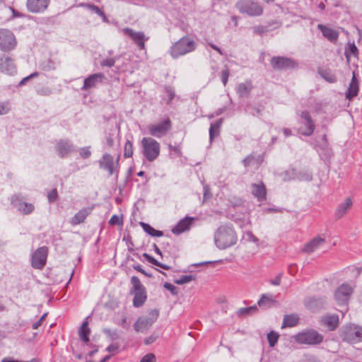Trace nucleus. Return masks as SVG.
<instances>
[{"label": "nucleus", "mask_w": 362, "mask_h": 362, "mask_svg": "<svg viewBox=\"0 0 362 362\" xmlns=\"http://www.w3.org/2000/svg\"><path fill=\"white\" fill-rule=\"evenodd\" d=\"M133 155V144L127 140L124 144V158H130Z\"/></svg>", "instance_id": "48"}, {"label": "nucleus", "mask_w": 362, "mask_h": 362, "mask_svg": "<svg viewBox=\"0 0 362 362\" xmlns=\"http://www.w3.org/2000/svg\"><path fill=\"white\" fill-rule=\"evenodd\" d=\"M352 205V201L350 198H346V200L341 203L335 211V217L337 219L341 218L343 217L347 209Z\"/></svg>", "instance_id": "32"}, {"label": "nucleus", "mask_w": 362, "mask_h": 362, "mask_svg": "<svg viewBox=\"0 0 362 362\" xmlns=\"http://www.w3.org/2000/svg\"><path fill=\"white\" fill-rule=\"evenodd\" d=\"M105 140H106L105 145L107 147L111 148V147L113 146V145H114V140H113L112 137L110 135L107 136L106 138H105Z\"/></svg>", "instance_id": "63"}, {"label": "nucleus", "mask_w": 362, "mask_h": 362, "mask_svg": "<svg viewBox=\"0 0 362 362\" xmlns=\"http://www.w3.org/2000/svg\"><path fill=\"white\" fill-rule=\"evenodd\" d=\"M276 302L275 296L270 293L262 294L259 300L257 301V304L260 308H267Z\"/></svg>", "instance_id": "30"}, {"label": "nucleus", "mask_w": 362, "mask_h": 362, "mask_svg": "<svg viewBox=\"0 0 362 362\" xmlns=\"http://www.w3.org/2000/svg\"><path fill=\"white\" fill-rule=\"evenodd\" d=\"M165 93L167 95V104H169L171 103V101L173 100L175 97V91L174 90L170 87L165 88Z\"/></svg>", "instance_id": "55"}, {"label": "nucleus", "mask_w": 362, "mask_h": 362, "mask_svg": "<svg viewBox=\"0 0 362 362\" xmlns=\"http://www.w3.org/2000/svg\"><path fill=\"white\" fill-rule=\"evenodd\" d=\"M252 88V83L250 81H245L238 85L236 93L240 98L247 97L250 94Z\"/></svg>", "instance_id": "27"}, {"label": "nucleus", "mask_w": 362, "mask_h": 362, "mask_svg": "<svg viewBox=\"0 0 362 362\" xmlns=\"http://www.w3.org/2000/svg\"><path fill=\"white\" fill-rule=\"evenodd\" d=\"M194 279V276L192 275H182L179 278L174 280V282L178 285H182L187 283H189Z\"/></svg>", "instance_id": "47"}, {"label": "nucleus", "mask_w": 362, "mask_h": 362, "mask_svg": "<svg viewBox=\"0 0 362 362\" xmlns=\"http://www.w3.org/2000/svg\"><path fill=\"white\" fill-rule=\"evenodd\" d=\"M196 48V42L189 36H184L171 45L169 53L172 58L177 59L192 52Z\"/></svg>", "instance_id": "2"}, {"label": "nucleus", "mask_w": 362, "mask_h": 362, "mask_svg": "<svg viewBox=\"0 0 362 362\" xmlns=\"http://www.w3.org/2000/svg\"><path fill=\"white\" fill-rule=\"evenodd\" d=\"M103 332L111 339L115 340L119 338L117 330H112L110 329H104Z\"/></svg>", "instance_id": "53"}, {"label": "nucleus", "mask_w": 362, "mask_h": 362, "mask_svg": "<svg viewBox=\"0 0 362 362\" xmlns=\"http://www.w3.org/2000/svg\"><path fill=\"white\" fill-rule=\"evenodd\" d=\"M298 132L301 135L310 136L314 133L315 123L308 111L303 110L298 114Z\"/></svg>", "instance_id": "7"}, {"label": "nucleus", "mask_w": 362, "mask_h": 362, "mask_svg": "<svg viewBox=\"0 0 362 362\" xmlns=\"http://www.w3.org/2000/svg\"><path fill=\"white\" fill-rule=\"evenodd\" d=\"M58 193L56 189H52L47 194V199L49 203H53L57 199Z\"/></svg>", "instance_id": "56"}, {"label": "nucleus", "mask_w": 362, "mask_h": 362, "mask_svg": "<svg viewBox=\"0 0 362 362\" xmlns=\"http://www.w3.org/2000/svg\"><path fill=\"white\" fill-rule=\"evenodd\" d=\"M297 176L296 180L298 181H306L310 182L313 180V174L308 170H297Z\"/></svg>", "instance_id": "37"}, {"label": "nucleus", "mask_w": 362, "mask_h": 362, "mask_svg": "<svg viewBox=\"0 0 362 362\" xmlns=\"http://www.w3.org/2000/svg\"><path fill=\"white\" fill-rule=\"evenodd\" d=\"M172 128V122L167 117L162 121L147 126L148 134L156 138L160 139L165 136Z\"/></svg>", "instance_id": "9"}, {"label": "nucleus", "mask_w": 362, "mask_h": 362, "mask_svg": "<svg viewBox=\"0 0 362 362\" xmlns=\"http://www.w3.org/2000/svg\"><path fill=\"white\" fill-rule=\"evenodd\" d=\"M271 284L274 286H279L281 284V274L276 276L274 279L270 280Z\"/></svg>", "instance_id": "64"}, {"label": "nucleus", "mask_w": 362, "mask_h": 362, "mask_svg": "<svg viewBox=\"0 0 362 362\" xmlns=\"http://www.w3.org/2000/svg\"><path fill=\"white\" fill-rule=\"evenodd\" d=\"M237 235L233 228L228 226H221L215 232L214 242L216 247L221 250L226 249L235 245Z\"/></svg>", "instance_id": "1"}, {"label": "nucleus", "mask_w": 362, "mask_h": 362, "mask_svg": "<svg viewBox=\"0 0 362 362\" xmlns=\"http://www.w3.org/2000/svg\"><path fill=\"white\" fill-rule=\"evenodd\" d=\"M91 209L90 208H83L78 211L71 220L72 225H78L84 221L86 217L90 214Z\"/></svg>", "instance_id": "26"}, {"label": "nucleus", "mask_w": 362, "mask_h": 362, "mask_svg": "<svg viewBox=\"0 0 362 362\" xmlns=\"http://www.w3.org/2000/svg\"><path fill=\"white\" fill-rule=\"evenodd\" d=\"M297 170L295 168L288 169L281 173V177L284 181L296 180L297 176Z\"/></svg>", "instance_id": "38"}, {"label": "nucleus", "mask_w": 362, "mask_h": 362, "mask_svg": "<svg viewBox=\"0 0 362 362\" xmlns=\"http://www.w3.org/2000/svg\"><path fill=\"white\" fill-rule=\"evenodd\" d=\"M117 57H107L100 61V66L103 67H112L116 62Z\"/></svg>", "instance_id": "49"}, {"label": "nucleus", "mask_w": 362, "mask_h": 362, "mask_svg": "<svg viewBox=\"0 0 362 362\" xmlns=\"http://www.w3.org/2000/svg\"><path fill=\"white\" fill-rule=\"evenodd\" d=\"M122 32L124 35L130 37L141 49L145 48V41L147 40L148 37H146L143 32H136L129 28L122 29Z\"/></svg>", "instance_id": "16"}, {"label": "nucleus", "mask_w": 362, "mask_h": 362, "mask_svg": "<svg viewBox=\"0 0 362 362\" xmlns=\"http://www.w3.org/2000/svg\"><path fill=\"white\" fill-rule=\"evenodd\" d=\"M131 294L134 295L133 305L135 308H139L142 306L147 299L146 290L132 292Z\"/></svg>", "instance_id": "29"}, {"label": "nucleus", "mask_w": 362, "mask_h": 362, "mask_svg": "<svg viewBox=\"0 0 362 362\" xmlns=\"http://www.w3.org/2000/svg\"><path fill=\"white\" fill-rule=\"evenodd\" d=\"M49 0H27L26 8L33 13H43L48 7Z\"/></svg>", "instance_id": "18"}, {"label": "nucleus", "mask_w": 362, "mask_h": 362, "mask_svg": "<svg viewBox=\"0 0 362 362\" xmlns=\"http://www.w3.org/2000/svg\"><path fill=\"white\" fill-rule=\"evenodd\" d=\"M257 310L256 305L250 306L247 308H243L238 310L237 314L239 316H246L255 313Z\"/></svg>", "instance_id": "43"}, {"label": "nucleus", "mask_w": 362, "mask_h": 362, "mask_svg": "<svg viewBox=\"0 0 362 362\" xmlns=\"http://www.w3.org/2000/svg\"><path fill=\"white\" fill-rule=\"evenodd\" d=\"M319 74L325 80L329 83H334L336 81V76L332 74L328 70L322 69L319 71Z\"/></svg>", "instance_id": "44"}, {"label": "nucleus", "mask_w": 362, "mask_h": 362, "mask_svg": "<svg viewBox=\"0 0 362 362\" xmlns=\"http://www.w3.org/2000/svg\"><path fill=\"white\" fill-rule=\"evenodd\" d=\"M131 284L132 287L131 288L130 293L146 290L145 287L141 283L140 279L136 276H133L131 278Z\"/></svg>", "instance_id": "39"}, {"label": "nucleus", "mask_w": 362, "mask_h": 362, "mask_svg": "<svg viewBox=\"0 0 362 362\" xmlns=\"http://www.w3.org/2000/svg\"><path fill=\"white\" fill-rule=\"evenodd\" d=\"M223 119H218L216 122H211L209 128V141L211 144L215 137L218 136L220 134V129L223 124Z\"/></svg>", "instance_id": "28"}, {"label": "nucleus", "mask_w": 362, "mask_h": 362, "mask_svg": "<svg viewBox=\"0 0 362 362\" xmlns=\"http://www.w3.org/2000/svg\"><path fill=\"white\" fill-rule=\"evenodd\" d=\"M39 76V73H38L37 71H35V72L32 73V74H30L29 76H26V77L23 78V79H22V80L18 83V86H23V85L26 84V83H27L29 80H30V79H32V78H35V77H37V76Z\"/></svg>", "instance_id": "54"}, {"label": "nucleus", "mask_w": 362, "mask_h": 362, "mask_svg": "<svg viewBox=\"0 0 362 362\" xmlns=\"http://www.w3.org/2000/svg\"><path fill=\"white\" fill-rule=\"evenodd\" d=\"M16 46V40L13 33L7 29H0V48L4 52L13 49Z\"/></svg>", "instance_id": "13"}, {"label": "nucleus", "mask_w": 362, "mask_h": 362, "mask_svg": "<svg viewBox=\"0 0 362 362\" xmlns=\"http://www.w3.org/2000/svg\"><path fill=\"white\" fill-rule=\"evenodd\" d=\"M358 92V84L355 76L354 75L346 93V98L348 100H351L353 98L357 95Z\"/></svg>", "instance_id": "31"}, {"label": "nucleus", "mask_w": 362, "mask_h": 362, "mask_svg": "<svg viewBox=\"0 0 362 362\" xmlns=\"http://www.w3.org/2000/svg\"><path fill=\"white\" fill-rule=\"evenodd\" d=\"M108 223L110 226H122L123 224L122 216L114 214L112 216Z\"/></svg>", "instance_id": "50"}, {"label": "nucleus", "mask_w": 362, "mask_h": 362, "mask_svg": "<svg viewBox=\"0 0 362 362\" xmlns=\"http://www.w3.org/2000/svg\"><path fill=\"white\" fill-rule=\"evenodd\" d=\"M79 6L87 8L90 9V11H92L93 12H94L95 13H96L97 15L101 11V9L98 6H95V5L91 4L81 3L79 4Z\"/></svg>", "instance_id": "52"}, {"label": "nucleus", "mask_w": 362, "mask_h": 362, "mask_svg": "<svg viewBox=\"0 0 362 362\" xmlns=\"http://www.w3.org/2000/svg\"><path fill=\"white\" fill-rule=\"evenodd\" d=\"M48 255V247L42 246L37 248L31 257V266L34 269H42L46 264Z\"/></svg>", "instance_id": "14"}, {"label": "nucleus", "mask_w": 362, "mask_h": 362, "mask_svg": "<svg viewBox=\"0 0 362 362\" xmlns=\"http://www.w3.org/2000/svg\"><path fill=\"white\" fill-rule=\"evenodd\" d=\"M323 325H326L329 330L333 331L336 329L339 325V317L337 315H327L322 317L321 320Z\"/></svg>", "instance_id": "24"}, {"label": "nucleus", "mask_w": 362, "mask_h": 362, "mask_svg": "<svg viewBox=\"0 0 362 362\" xmlns=\"http://www.w3.org/2000/svg\"><path fill=\"white\" fill-rule=\"evenodd\" d=\"M140 362H156V356L153 354H146Z\"/></svg>", "instance_id": "57"}, {"label": "nucleus", "mask_w": 362, "mask_h": 362, "mask_svg": "<svg viewBox=\"0 0 362 362\" xmlns=\"http://www.w3.org/2000/svg\"><path fill=\"white\" fill-rule=\"evenodd\" d=\"M141 153L148 162H153L160 155V145L151 137H144L141 141Z\"/></svg>", "instance_id": "3"}, {"label": "nucleus", "mask_w": 362, "mask_h": 362, "mask_svg": "<svg viewBox=\"0 0 362 362\" xmlns=\"http://www.w3.org/2000/svg\"><path fill=\"white\" fill-rule=\"evenodd\" d=\"M294 62L285 57H273L271 59V65L274 69L283 70L294 66Z\"/></svg>", "instance_id": "20"}, {"label": "nucleus", "mask_w": 362, "mask_h": 362, "mask_svg": "<svg viewBox=\"0 0 362 362\" xmlns=\"http://www.w3.org/2000/svg\"><path fill=\"white\" fill-rule=\"evenodd\" d=\"M0 71L8 75L16 73V66L13 59L6 55L0 57Z\"/></svg>", "instance_id": "21"}, {"label": "nucleus", "mask_w": 362, "mask_h": 362, "mask_svg": "<svg viewBox=\"0 0 362 362\" xmlns=\"http://www.w3.org/2000/svg\"><path fill=\"white\" fill-rule=\"evenodd\" d=\"M119 349V345L117 344H110L109 345L107 348H106V351H108V352H112V353H115L117 351V350Z\"/></svg>", "instance_id": "62"}, {"label": "nucleus", "mask_w": 362, "mask_h": 362, "mask_svg": "<svg viewBox=\"0 0 362 362\" xmlns=\"http://www.w3.org/2000/svg\"><path fill=\"white\" fill-rule=\"evenodd\" d=\"M316 150L318 152L320 158L325 160L330 158L332 156V151L329 147L328 143L324 142L317 145Z\"/></svg>", "instance_id": "33"}, {"label": "nucleus", "mask_w": 362, "mask_h": 362, "mask_svg": "<svg viewBox=\"0 0 362 362\" xmlns=\"http://www.w3.org/2000/svg\"><path fill=\"white\" fill-rule=\"evenodd\" d=\"M319 30L322 32L323 36L330 42H335L339 37V33L328 26L319 24L317 25Z\"/></svg>", "instance_id": "23"}, {"label": "nucleus", "mask_w": 362, "mask_h": 362, "mask_svg": "<svg viewBox=\"0 0 362 362\" xmlns=\"http://www.w3.org/2000/svg\"><path fill=\"white\" fill-rule=\"evenodd\" d=\"M354 288V286L349 283H344L337 288L334 298L339 305H345L349 303Z\"/></svg>", "instance_id": "11"}, {"label": "nucleus", "mask_w": 362, "mask_h": 362, "mask_svg": "<svg viewBox=\"0 0 362 362\" xmlns=\"http://www.w3.org/2000/svg\"><path fill=\"white\" fill-rule=\"evenodd\" d=\"M105 79V76L103 73L100 72L91 74L84 79L81 90H88L95 88L98 84L102 83Z\"/></svg>", "instance_id": "17"}, {"label": "nucleus", "mask_w": 362, "mask_h": 362, "mask_svg": "<svg viewBox=\"0 0 362 362\" xmlns=\"http://www.w3.org/2000/svg\"><path fill=\"white\" fill-rule=\"evenodd\" d=\"M299 322V317L297 314L286 315L284 317L281 328L293 327L296 326Z\"/></svg>", "instance_id": "34"}, {"label": "nucleus", "mask_w": 362, "mask_h": 362, "mask_svg": "<svg viewBox=\"0 0 362 362\" xmlns=\"http://www.w3.org/2000/svg\"><path fill=\"white\" fill-rule=\"evenodd\" d=\"M340 337L344 341L356 344L362 341V327L349 324L344 325L340 330Z\"/></svg>", "instance_id": "5"}, {"label": "nucleus", "mask_w": 362, "mask_h": 362, "mask_svg": "<svg viewBox=\"0 0 362 362\" xmlns=\"http://www.w3.org/2000/svg\"><path fill=\"white\" fill-rule=\"evenodd\" d=\"M9 100L0 101V116L7 115L11 111Z\"/></svg>", "instance_id": "45"}, {"label": "nucleus", "mask_w": 362, "mask_h": 362, "mask_svg": "<svg viewBox=\"0 0 362 362\" xmlns=\"http://www.w3.org/2000/svg\"><path fill=\"white\" fill-rule=\"evenodd\" d=\"M300 344L317 345L323 341V336L314 329H307L292 337Z\"/></svg>", "instance_id": "6"}, {"label": "nucleus", "mask_w": 362, "mask_h": 362, "mask_svg": "<svg viewBox=\"0 0 362 362\" xmlns=\"http://www.w3.org/2000/svg\"><path fill=\"white\" fill-rule=\"evenodd\" d=\"M54 149L59 157L66 158L75 152L76 148L69 139H61L55 141Z\"/></svg>", "instance_id": "12"}, {"label": "nucleus", "mask_w": 362, "mask_h": 362, "mask_svg": "<svg viewBox=\"0 0 362 362\" xmlns=\"http://www.w3.org/2000/svg\"><path fill=\"white\" fill-rule=\"evenodd\" d=\"M279 337V334L277 332H275L274 331H271L269 333L267 334L268 342L271 347L275 346V344L277 343Z\"/></svg>", "instance_id": "46"}, {"label": "nucleus", "mask_w": 362, "mask_h": 362, "mask_svg": "<svg viewBox=\"0 0 362 362\" xmlns=\"http://www.w3.org/2000/svg\"><path fill=\"white\" fill-rule=\"evenodd\" d=\"M88 323L87 319H86V320L82 323L78 331L80 339L84 343H88L89 341L88 336L90 334V330L88 328Z\"/></svg>", "instance_id": "35"}, {"label": "nucleus", "mask_w": 362, "mask_h": 362, "mask_svg": "<svg viewBox=\"0 0 362 362\" xmlns=\"http://www.w3.org/2000/svg\"><path fill=\"white\" fill-rule=\"evenodd\" d=\"M358 50L354 42L349 43L348 47L345 49V56L349 60L351 55L358 57Z\"/></svg>", "instance_id": "41"}, {"label": "nucleus", "mask_w": 362, "mask_h": 362, "mask_svg": "<svg viewBox=\"0 0 362 362\" xmlns=\"http://www.w3.org/2000/svg\"><path fill=\"white\" fill-rule=\"evenodd\" d=\"M163 286L165 289L168 290L172 294H177V288L172 284L165 282Z\"/></svg>", "instance_id": "59"}, {"label": "nucleus", "mask_w": 362, "mask_h": 362, "mask_svg": "<svg viewBox=\"0 0 362 362\" xmlns=\"http://www.w3.org/2000/svg\"><path fill=\"white\" fill-rule=\"evenodd\" d=\"M142 256L150 263H151L153 265H156V266H158L163 269H165V270H169L170 269V267L167 265V264H163V263H160V262H158L157 259H156L153 257L151 256L150 255L147 254V253H144L142 255Z\"/></svg>", "instance_id": "40"}, {"label": "nucleus", "mask_w": 362, "mask_h": 362, "mask_svg": "<svg viewBox=\"0 0 362 362\" xmlns=\"http://www.w3.org/2000/svg\"><path fill=\"white\" fill-rule=\"evenodd\" d=\"M79 154L82 158H88L91 156L90 146H84L79 148Z\"/></svg>", "instance_id": "51"}, {"label": "nucleus", "mask_w": 362, "mask_h": 362, "mask_svg": "<svg viewBox=\"0 0 362 362\" xmlns=\"http://www.w3.org/2000/svg\"><path fill=\"white\" fill-rule=\"evenodd\" d=\"M235 6L240 13L250 17L260 16L263 13L262 6L256 0H238Z\"/></svg>", "instance_id": "4"}, {"label": "nucleus", "mask_w": 362, "mask_h": 362, "mask_svg": "<svg viewBox=\"0 0 362 362\" xmlns=\"http://www.w3.org/2000/svg\"><path fill=\"white\" fill-rule=\"evenodd\" d=\"M158 338V336L155 334H151L149 337H146L144 340V343L146 345H149L153 343Z\"/></svg>", "instance_id": "61"}, {"label": "nucleus", "mask_w": 362, "mask_h": 362, "mask_svg": "<svg viewBox=\"0 0 362 362\" xmlns=\"http://www.w3.org/2000/svg\"><path fill=\"white\" fill-rule=\"evenodd\" d=\"M245 112L254 117H259L262 115V109L254 105H247L245 108Z\"/></svg>", "instance_id": "42"}, {"label": "nucleus", "mask_w": 362, "mask_h": 362, "mask_svg": "<svg viewBox=\"0 0 362 362\" xmlns=\"http://www.w3.org/2000/svg\"><path fill=\"white\" fill-rule=\"evenodd\" d=\"M11 204L23 215L30 214L35 210V206L31 203L25 202L19 194L12 196Z\"/></svg>", "instance_id": "15"}, {"label": "nucleus", "mask_w": 362, "mask_h": 362, "mask_svg": "<svg viewBox=\"0 0 362 362\" xmlns=\"http://www.w3.org/2000/svg\"><path fill=\"white\" fill-rule=\"evenodd\" d=\"M245 235L247 236V239L249 241L257 243L259 240L257 237H255L253 233L251 231H247L245 233Z\"/></svg>", "instance_id": "60"}, {"label": "nucleus", "mask_w": 362, "mask_h": 362, "mask_svg": "<svg viewBox=\"0 0 362 362\" xmlns=\"http://www.w3.org/2000/svg\"><path fill=\"white\" fill-rule=\"evenodd\" d=\"M159 312L157 310L149 311L147 317H140L134 324V328L137 332H144L157 320Z\"/></svg>", "instance_id": "10"}, {"label": "nucleus", "mask_w": 362, "mask_h": 362, "mask_svg": "<svg viewBox=\"0 0 362 362\" xmlns=\"http://www.w3.org/2000/svg\"><path fill=\"white\" fill-rule=\"evenodd\" d=\"M143 230L149 235L152 237H161L163 233L161 230H158L153 228L151 226L146 223H141Z\"/></svg>", "instance_id": "36"}, {"label": "nucleus", "mask_w": 362, "mask_h": 362, "mask_svg": "<svg viewBox=\"0 0 362 362\" xmlns=\"http://www.w3.org/2000/svg\"><path fill=\"white\" fill-rule=\"evenodd\" d=\"M120 155H118L116 160H114V157L108 153H103L102 158L98 160L99 167L100 169L107 172L108 175L111 176L115 174L116 177L119 173V160Z\"/></svg>", "instance_id": "8"}, {"label": "nucleus", "mask_w": 362, "mask_h": 362, "mask_svg": "<svg viewBox=\"0 0 362 362\" xmlns=\"http://www.w3.org/2000/svg\"><path fill=\"white\" fill-rule=\"evenodd\" d=\"M325 241V239L320 236L314 238L305 245L303 250L305 252L311 253L320 248Z\"/></svg>", "instance_id": "25"}, {"label": "nucleus", "mask_w": 362, "mask_h": 362, "mask_svg": "<svg viewBox=\"0 0 362 362\" xmlns=\"http://www.w3.org/2000/svg\"><path fill=\"white\" fill-rule=\"evenodd\" d=\"M229 75H230V71H229L228 69H226L225 70L222 71L221 81H222L223 86H226Z\"/></svg>", "instance_id": "58"}, {"label": "nucleus", "mask_w": 362, "mask_h": 362, "mask_svg": "<svg viewBox=\"0 0 362 362\" xmlns=\"http://www.w3.org/2000/svg\"><path fill=\"white\" fill-rule=\"evenodd\" d=\"M251 192L259 202H263L266 199L267 189L262 182L259 183H253L251 185Z\"/></svg>", "instance_id": "22"}, {"label": "nucleus", "mask_w": 362, "mask_h": 362, "mask_svg": "<svg viewBox=\"0 0 362 362\" xmlns=\"http://www.w3.org/2000/svg\"><path fill=\"white\" fill-rule=\"evenodd\" d=\"M195 218L186 216L178 221V223L171 229L173 234L178 235L189 230L192 225Z\"/></svg>", "instance_id": "19"}]
</instances>
